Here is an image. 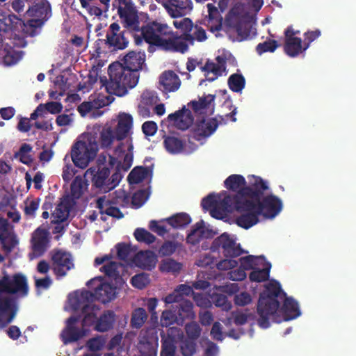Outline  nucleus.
Listing matches in <instances>:
<instances>
[{
  "instance_id": "nucleus-15",
  "label": "nucleus",
  "mask_w": 356,
  "mask_h": 356,
  "mask_svg": "<svg viewBox=\"0 0 356 356\" xmlns=\"http://www.w3.org/2000/svg\"><path fill=\"white\" fill-rule=\"evenodd\" d=\"M218 6L219 8L212 3H207L208 14L203 19L204 24L212 33L220 31L222 26L223 17L222 13L225 10L226 3L223 1H220Z\"/></svg>"
},
{
  "instance_id": "nucleus-18",
  "label": "nucleus",
  "mask_w": 356,
  "mask_h": 356,
  "mask_svg": "<svg viewBox=\"0 0 356 356\" xmlns=\"http://www.w3.org/2000/svg\"><path fill=\"white\" fill-rule=\"evenodd\" d=\"M186 42H189L191 44H193L194 37L190 33L184 34L183 38L175 37L172 35L171 33L166 38L162 50L184 54L188 49Z\"/></svg>"
},
{
  "instance_id": "nucleus-24",
  "label": "nucleus",
  "mask_w": 356,
  "mask_h": 356,
  "mask_svg": "<svg viewBox=\"0 0 356 356\" xmlns=\"http://www.w3.org/2000/svg\"><path fill=\"white\" fill-rule=\"evenodd\" d=\"M133 127V118L128 113H120L118 115V122L115 127V138L117 140L126 138Z\"/></svg>"
},
{
  "instance_id": "nucleus-57",
  "label": "nucleus",
  "mask_w": 356,
  "mask_h": 356,
  "mask_svg": "<svg viewBox=\"0 0 356 356\" xmlns=\"http://www.w3.org/2000/svg\"><path fill=\"white\" fill-rule=\"evenodd\" d=\"M175 312L171 310H165L163 312L161 316V325L162 327H168L173 325L175 322H178L179 320Z\"/></svg>"
},
{
  "instance_id": "nucleus-64",
  "label": "nucleus",
  "mask_w": 356,
  "mask_h": 356,
  "mask_svg": "<svg viewBox=\"0 0 356 356\" xmlns=\"http://www.w3.org/2000/svg\"><path fill=\"white\" fill-rule=\"evenodd\" d=\"M175 346L170 340L165 339L162 341L160 356H175Z\"/></svg>"
},
{
  "instance_id": "nucleus-3",
  "label": "nucleus",
  "mask_w": 356,
  "mask_h": 356,
  "mask_svg": "<svg viewBox=\"0 0 356 356\" xmlns=\"http://www.w3.org/2000/svg\"><path fill=\"white\" fill-rule=\"evenodd\" d=\"M109 79H101L108 93L118 97H123L128 91L134 88L139 80V74L127 70L119 62L111 63L108 66Z\"/></svg>"
},
{
  "instance_id": "nucleus-6",
  "label": "nucleus",
  "mask_w": 356,
  "mask_h": 356,
  "mask_svg": "<svg viewBox=\"0 0 356 356\" xmlns=\"http://www.w3.org/2000/svg\"><path fill=\"white\" fill-rule=\"evenodd\" d=\"M142 38L139 36L135 38L136 43L139 44L143 39L150 46L148 48L149 51H152V45L156 46L162 49L163 44L166 40V37L172 33L170 27L165 24H161L153 22L147 24L146 26L140 29Z\"/></svg>"
},
{
  "instance_id": "nucleus-35",
  "label": "nucleus",
  "mask_w": 356,
  "mask_h": 356,
  "mask_svg": "<svg viewBox=\"0 0 356 356\" xmlns=\"http://www.w3.org/2000/svg\"><path fill=\"white\" fill-rule=\"evenodd\" d=\"M163 145L168 152L172 154L181 153L184 149V142L180 138L173 136L164 137Z\"/></svg>"
},
{
  "instance_id": "nucleus-21",
  "label": "nucleus",
  "mask_w": 356,
  "mask_h": 356,
  "mask_svg": "<svg viewBox=\"0 0 356 356\" xmlns=\"http://www.w3.org/2000/svg\"><path fill=\"white\" fill-rule=\"evenodd\" d=\"M145 54L141 51H131L127 53L120 63L122 66L139 74V71L142 70L143 65L145 61Z\"/></svg>"
},
{
  "instance_id": "nucleus-33",
  "label": "nucleus",
  "mask_w": 356,
  "mask_h": 356,
  "mask_svg": "<svg viewBox=\"0 0 356 356\" xmlns=\"http://www.w3.org/2000/svg\"><path fill=\"white\" fill-rule=\"evenodd\" d=\"M97 204L101 214H106L118 219H120L124 217V214L120 209L112 206L111 202L109 200H106L105 197L98 198Z\"/></svg>"
},
{
  "instance_id": "nucleus-52",
  "label": "nucleus",
  "mask_w": 356,
  "mask_h": 356,
  "mask_svg": "<svg viewBox=\"0 0 356 356\" xmlns=\"http://www.w3.org/2000/svg\"><path fill=\"white\" fill-rule=\"evenodd\" d=\"M181 245L177 241H165L159 248V254L161 257L171 256Z\"/></svg>"
},
{
  "instance_id": "nucleus-41",
  "label": "nucleus",
  "mask_w": 356,
  "mask_h": 356,
  "mask_svg": "<svg viewBox=\"0 0 356 356\" xmlns=\"http://www.w3.org/2000/svg\"><path fill=\"white\" fill-rule=\"evenodd\" d=\"M264 262H266V259L265 257L263 255L259 257L248 255L240 258L241 268H243L246 270H254L263 265Z\"/></svg>"
},
{
  "instance_id": "nucleus-29",
  "label": "nucleus",
  "mask_w": 356,
  "mask_h": 356,
  "mask_svg": "<svg viewBox=\"0 0 356 356\" xmlns=\"http://www.w3.org/2000/svg\"><path fill=\"white\" fill-rule=\"evenodd\" d=\"M71 208L72 204L69 199L62 200L51 214V223L60 224L65 221L69 217Z\"/></svg>"
},
{
  "instance_id": "nucleus-44",
  "label": "nucleus",
  "mask_w": 356,
  "mask_h": 356,
  "mask_svg": "<svg viewBox=\"0 0 356 356\" xmlns=\"http://www.w3.org/2000/svg\"><path fill=\"white\" fill-rule=\"evenodd\" d=\"M227 84L232 91L241 92L245 86V79L241 74L234 73L228 78Z\"/></svg>"
},
{
  "instance_id": "nucleus-25",
  "label": "nucleus",
  "mask_w": 356,
  "mask_h": 356,
  "mask_svg": "<svg viewBox=\"0 0 356 356\" xmlns=\"http://www.w3.org/2000/svg\"><path fill=\"white\" fill-rule=\"evenodd\" d=\"M156 257L151 250L140 251L133 259L134 264L144 270H151L156 264Z\"/></svg>"
},
{
  "instance_id": "nucleus-63",
  "label": "nucleus",
  "mask_w": 356,
  "mask_h": 356,
  "mask_svg": "<svg viewBox=\"0 0 356 356\" xmlns=\"http://www.w3.org/2000/svg\"><path fill=\"white\" fill-rule=\"evenodd\" d=\"M115 248L117 250L118 257L120 260L125 261L128 259L131 251L130 245L124 243H120L115 245Z\"/></svg>"
},
{
  "instance_id": "nucleus-13",
  "label": "nucleus",
  "mask_w": 356,
  "mask_h": 356,
  "mask_svg": "<svg viewBox=\"0 0 356 356\" xmlns=\"http://www.w3.org/2000/svg\"><path fill=\"white\" fill-rule=\"evenodd\" d=\"M51 235L49 232L40 226L31 234L30 240L32 252L30 257L37 258L42 256L50 246Z\"/></svg>"
},
{
  "instance_id": "nucleus-48",
  "label": "nucleus",
  "mask_w": 356,
  "mask_h": 356,
  "mask_svg": "<svg viewBox=\"0 0 356 356\" xmlns=\"http://www.w3.org/2000/svg\"><path fill=\"white\" fill-rule=\"evenodd\" d=\"M121 264L115 261H110L100 268V271L104 273L110 279L116 280L120 277L119 268Z\"/></svg>"
},
{
  "instance_id": "nucleus-20",
  "label": "nucleus",
  "mask_w": 356,
  "mask_h": 356,
  "mask_svg": "<svg viewBox=\"0 0 356 356\" xmlns=\"http://www.w3.org/2000/svg\"><path fill=\"white\" fill-rule=\"evenodd\" d=\"M168 120L172 122L178 129L184 131L193 124L194 118L191 111L184 106L181 109L168 115Z\"/></svg>"
},
{
  "instance_id": "nucleus-46",
  "label": "nucleus",
  "mask_w": 356,
  "mask_h": 356,
  "mask_svg": "<svg viewBox=\"0 0 356 356\" xmlns=\"http://www.w3.org/2000/svg\"><path fill=\"white\" fill-rule=\"evenodd\" d=\"M147 314L145 309L138 307L134 310L131 318V326L134 328H140L147 321Z\"/></svg>"
},
{
  "instance_id": "nucleus-26",
  "label": "nucleus",
  "mask_w": 356,
  "mask_h": 356,
  "mask_svg": "<svg viewBox=\"0 0 356 356\" xmlns=\"http://www.w3.org/2000/svg\"><path fill=\"white\" fill-rule=\"evenodd\" d=\"M159 83L165 92H175L181 86L179 76L172 70L165 71L160 76Z\"/></svg>"
},
{
  "instance_id": "nucleus-31",
  "label": "nucleus",
  "mask_w": 356,
  "mask_h": 356,
  "mask_svg": "<svg viewBox=\"0 0 356 356\" xmlns=\"http://www.w3.org/2000/svg\"><path fill=\"white\" fill-rule=\"evenodd\" d=\"M90 171L92 175V186L99 188L104 193L108 192L106 188L107 183H108V177L110 175V170L108 168L104 167L95 172V170L90 168L87 172Z\"/></svg>"
},
{
  "instance_id": "nucleus-61",
  "label": "nucleus",
  "mask_w": 356,
  "mask_h": 356,
  "mask_svg": "<svg viewBox=\"0 0 356 356\" xmlns=\"http://www.w3.org/2000/svg\"><path fill=\"white\" fill-rule=\"evenodd\" d=\"M185 329L187 335L186 339H191L195 341L200 336L201 328L196 323L186 324Z\"/></svg>"
},
{
  "instance_id": "nucleus-43",
  "label": "nucleus",
  "mask_w": 356,
  "mask_h": 356,
  "mask_svg": "<svg viewBox=\"0 0 356 356\" xmlns=\"http://www.w3.org/2000/svg\"><path fill=\"white\" fill-rule=\"evenodd\" d=\"M18 241L14 231L0 236V244L6 255H8L17 245Z\"/></svg>"
},
{
  "instance_id": "nucleus-55",
  "label": "nucleus",
  "mask_w": 356,
  "mask_h": 356,
  "mask_svg": "<svg viewBox=\"0 0 356 356\" xmlns=\"http://www.w3.org/2000/svg\"><path fill=\"white\" fill-rule=\"evenodd\" d=\"M279 47L277 41L268 39L264 42L259 43L256 47V51L259 55L266 52H274Z\"/></svg>"
},
{
  "instance_id": "nucleus-50",
  "label": "nucleus",
  "mask_w": 356,
  "mask_h": 356,
  "mask_svg": "<svg viewBox=\"0 0 356 356\" xmlns=\"http://www.w3.org/2000/svg\"><path fill=\"white\" fill-rule=\"evenodd\" d=\"M137 241L150 245L156 241V236L144 228H136L134 233Z\"/></svg>"
},
{
  "instance_id": "nucleus-62",
  "label": "nucleus",
  "mask_w": 356,
  "mask_h": 356,
  "mask_svg": "<svg viewBox=\"0 0 356 356\" xmlns=\"http://www.w3.org/2000/svg\"><path fill=\"white\" fill-rule=\"evenodd\" d=\"M158 101V97L153 91L145 90L141 95L140 104L145 106H152Z\"/></svg>"
},
{
  "instance_id": "nucleus-4",
  "label": "nucleus",
  "mask_w": 356,
  "mask_h": 356,
  "mask_svg": "<svg viewBox=\"0 0 356 356\" xmlns=\"http://www.w3.org/2000/svg\"><path fill=\"white\" fill-rule=\"evenodd\" d=\"M234 211L241 213L236 218V224L244 229H249L259 222L261 215L255 203L249 197V194L245 188L234 195V200L231 205L230 213Z\"/></svg>"
},
{
  "instance_id": "nucleus-9",
  "label": "nucleus",
  "mask_w": 356,
  "mask_h": 356,
  "mask_svg": "<svg viewBox=\"0 0 356 356\" xmlns=\"http://www.w3.org/2000/svg\"><path fill=\"white\" fill-rule=\"evenodd\" d=\"M233 200L234 195H229L227 192L217 195L211 193L202 200L201 206L206 211L210 210L212 217L222 219L227 213H230Z\"/></svg>"
},
{
  "instance_id": "nucleus-45",
  "label": "nucleus",
  "mask_w": 356,
  "mask_h": 356,
  "mask_svg": "<svg viewBox=\"0 0 356 356\" xmlns=\"http://www.w3.org/2000/svg\"><path fill=\"white\" fill-rule=\"evenodd\" d=\"M183 267V264L173 259H163L159 264V270L164 273H179Z\"/></svg>"
},
{
  "instance_id": "nucleus-30",
  "label": "nucleus",
  "mask_w": 356,
  "mask_h": 356,
  "mask_svg": "<svg viewBox=\"0 0 356 356\" xmlns=\"http://www.w3.org/2000/svg\"><path fill=\"white\" fill-rule=\"evenodd\" d=\"M174 25L176 28L185 29L186 31H191V34L194 37V40L199 42H203L207 39V33L205 30L197 25L193 26L191 19L189 18H184L181 22H174Z\"/></svg>"
},
{
  "instance_id": "nucleus-60",
  "label": "nucleus",
  "mask_w": 356,
  "mask_h": 356,
  "mask_svg": "<svg viewBox=\"0 0 356 356\" xmlns=\"http://www.w3.org/2000/svg\"><path fill=\"white\" fill-rule=\"evenodd\" d=\"M216 259L212 257L210 254H204L199 257L196 260L195 264L202 268H213L215 266Z\"/></svg>"
},
{
  "instance_id": "nucleus-10",
  "label": "nucleus",
  "mask_w": 356,
  "mask_h": 356,
  "mask_svg": "<svg viewBox=\"0 0 356 356\" xmlns=\"http://www.w3.org/2000/svg\"><path fill=\"white\" fill-rule=\"evenodd\" d=\"M125 31H122L118 22L110 24L106 31V39H99L96 41V51L101 54L100 44H105L111 51L122 50L129 44L128 39L124 36Z\"/></svg>"
},
{
  "instance_id": "nucleus-7",
  "label": "nucleus",
  "mask_w": 356,
  "mask_h": 356,
  "mask_svg": "<svg viewBox=\"0 0 356 356\" xmlns=\"http://www.w3.org/2000/svg\"><path fill=\"white\" fill-rule=\"evenodd\" d=\"M215 60L216 63L208 59L206 63L202 65V61H198L194 58H188L186 63V69L189 72H193L197 66L200 67L202 72H204L205 79H202L200 85H202L206 81L212 82L221 76L227 70V58L225 56H218Z\"/></svg>"
},
{
  "instance_id": "nucleus-12",
  "label": "nucleus",
  "mask_w": 356,
  "mask_h": 356,
  "mask_svg": "<svg viewBox=\"0 0 356 356\" xmlns=\"http://www.w3.org/2000/svg\"><path fill=\"white\" fill-rule=\"evenodd\" d=\"M225 25L233 29L240 38V40H245L250 36V24L247 17L238 12L237 8L231 9L225 18Z\"/></svg>"
},
{
  "instance_id": "nucleus-47",
  "label": "nucleus",
  "mask_w": 356,
  "mask_h": 356,
  "mask_svg": "<svg viewBox=\"0 0 356 356\" xmlns=\"http://www.w3.org/2000/svg\"><path fill=\"white\" fill-rule=\"evenodd\" d=\"M32 151V147L27 143H23L19 149L15 153V157L19 159V161L26 165H31L33 159L32 156L29 154Z\"/></svg>"
},
{
  "instance_id": "nucleus-58",
  "label": "nucleus",
  "mask_w": 356,
  "mask_h": 356,
  "mask_svg": "<svg viewBox=\"0 0 356 356\" xmlns=\"http://www.w3.org/2000/svg\"><path fill=\"white\" fill-rule=\"evenodd\" d=\"M150 282L149 275L146 273H140L133 276L131 279V284L133 286L143 289L146 287Z\"/></svg>"
},
{
  "instance_id": "nucleus-19",
  "label": "nucleus",
  "mask_w": 356,
  "mask_h": 356,
  "mask_svg": "<svg viewBox=\"0 0 356 356\" xmlns=\"http://www.w3.org/2000/svg\"><path fill=\"white\" fill-rule=\"evenodd\" d=\"M118 13L124 27L130 31H139L140 22L136 10L131 6H120Z\"/></svg>"
},
{
  "instance_id": "nucleus-59",
  "label": "nucleus",
  "mask_w": 356,
  "mask_h": 356,
  "mask_svg": "<svg viewBox=\"0 0 356 356\" xmlns=\"http://www.w3.org/2000/svg\"><path fill=\"white\" fill-rule=\"evenodd\" d=\"M40 202V198H35L31 201L26 200L24 209V214L29 217L34 218L35 216V212L39 208Z\"/></svg>"
},
{
  "instance_id": "nucleus-42",
  "label": "nucleus",
  "mask_w": 356,
  "mask_h": 356,
  "mask_svg": "<svg viewBox=\"0 0 356 356\" xmlns=\"http://www.w3.org/2000/svg\"><path fill=\"white\" fill-rule=\"evenodd\" d=\"M149 172V168L143 166L135 167L129 172L127 180L131 184H138L144 181Z\"/></svg>"
},
{
  "instance_id": "nucleus-8",
  "label": "nucleus",
  "mask_w": 356,
  "mask_h": 356,
  "mask_svg": "<svg viewBox=\"0 0 356 356\" xmlns=\"http://www.w3.org/2000/svg\"><path fill=\"white\" fill-rule=\"evenodd\" d=\"M97 151L98 143L95 138L90 137L87 140H79L72 147V160L76 167L84 169L95 158Z\"/></svg>"
},
{
  "instance_id": "nucleus-40",
  "label": "nucleus",
  "mask_w": 356,
  "mask_h": 356,
  "mask_svg": "<svg viewBox=\"0 0 356 356\" xmlns=\"http://www.w3.org/2000/svg\"><path fill=\"white\" fill-rule=\"evenodd\" d=\"M164 220L173 228L181 229L184 228L191 223V218L186 213H179L165 218Z\"/></svg>"
},
{
  "instance_id": "nucleus-27",
  "label": "nucleus",
  "mask_w": 356,
  "mask_h": 356,
  "mask_svg": "<svg viewBox=\"0 0 356 356\" xmlns=\"http://www.w3.org/2000/svg\"><path fill=\"white\" fill-rule=\"evenodd\" d=\"M218 126V122L216 118L202 120L197 123L195 129V139L200 140L202 138L210 136L216 130Z\"/></svg>"
},
{
  "instance_id": "nucleus-5",
  "label": "nucleus",
  "mask_w": 356,
  "mask_h": 356,
  "mask_svg": "<svg viewBox=\"0 0 356 356\" xmlns=\"http://www.w3.org/2000/svg\"><path fill=\"white\" fill-rule=\"evenodd\" d=\"M26 14L30 19L24 21L22 30L26 34L35 36L37 30L51 17V5L47 0H37L33 6H29Z\"/></svg>"
},
{
  "instance_id": "nucleus-56",
  "label": "nucleus",
  "mask_w": 356,
  "mask_h": 356,
  "mask_svg": "<svg viewBox=\"0 0 356 356\" xmlns=\"http://www.w3.org/2000/svg\"><path fill=\"white\" fill-rule=\"evenodd\" d=\"M84 182L80 176H76L71 184V195L74 199H79L83 193Z\"/></svg>"
},
{
  "instance_id": "nucleus-37",
  "label": "nucleus",
  "mask_w": 356,
  "mask_h": 356,
  "mask_svg": "<svg viewBox=\"0 0 356 356\" xmlns=\"http://www.w3.org/2000/svg\"><path fill=\"white\" fill-rule=\"evenodd\" d=\"M177 307V310L176 314L179 320H180L181 322L186 319L192 320L195 318V314L193 312V304L191 300H182L179 303V305Z\"/></svg>"
},
{
  "instance_id": "nucleus-34",
  "label": "nucleus",
  "mask_w": 356,
  "mask_h": 356,
  "mask_svg": "<svg viewBox=\"0 0 356 356\" xmlns=\"http://www.w3.org/2000/svg\"><path fill=\"white\" fill-rule=\"evenodd\" d=\"M304 44L300 38H291L285 39L284 50L290 57H296L302 51Z\"/></svg>"
},
{
  "instance_id": "nucleus-39",
  "label": "nucleus",
  "mask_w": 356,
  "mask_h": 356,
  "mask_svg": "<svg viewBox=\"0 0 356 356\" xmlns=\"http://www.w3.org/2000/svg\"><path fill=\"white\" fill-rule=\"evenodd\" d=\"M96 309L97 308L94 305L86 304L83 305L81 312L84 316L81 321L82 327H90L97 322Z\"/></svg>"
},
{
  "instance_id": "nucleus-53",
  "label": "nucleus",
  "mask_w": 356,
  "mask_h": 356,
  "mask_svg": "<svg viewBox=\"0 0 356 356\" xmlns=\"http://www.w3.org/2000/svg\"><path fill=\"white\" fill-rule=\"evenodd\" d=\"M215 99V95H209L199 99V101H192L190 104L192 109L197 113L203 109L207 108Z\"/></svg>"
},
{
  "instance_id": "nucleus-49",
  "label": "nucleus",
  "mask_w": 356,
  "mask_h": 356,
  "mask_svg": "<svg viewBox=\"0 0 356 356\" xmlns=\"http://www.w3.org/2000/svg\"><path fill=\"white\" fill-rule=\"evenodd\" d=\"M179 348L183 356H193L197 351V343L191 339H184L180 341Z\"/></svg>"
},
{
  "instance_id": "nucleus-14",
  "label": "nucleus",
  "mask_w": 356,
  "mask_h": 356,
  "mask_svg": "<svg viewBox=\"0 0 356 356\" xmlns=\"http://www.w3.org/2000/svg\"><path fill=\"white\" fill-rule=\"evenodd\" d=\"M0 284L3 285L4 291L10 294H18L20 297H25L29 293L27 279L22 273H16L10 279L5 275L1 280Z\"/></svg>"
},
{
  "instance_id": "nucleus-32",
  "label": "nucleus",
  "mask_w": 356,
  "mask_h": 356,
  "mask_svg": "<svg viewBox=\"0 0 356 356\" xmlns=\"http://www.w3.org/2000/svg\"><path fill=\"white\" fill-rule=\"evenodd\" d=\"M115 321V312L111 310L105 311L100 317L97 318L95 325V330L100 332H106L113 327Z\"/></svg>"
},
{
  "instance_id": "nucleus-2",
  "label": "nucleus",
  "mask_w": 356,
  "mask_h": 356,
  "mask_svg": "<svg viewBox=\"0 0 356 356\" xmlns=\"http://www.w3.org/2000/svg\"><path fill=\"white\" fill-rule=\"evenodd\" d=\"M249 186L245 188L259 211L266 218H274L282 209V202L274 195L264 196L268 190L267 182L260 177L249 176Z\"/></svg>"
},
{
  "instance_id": "nucleus-1",
  "label": "nucleus",
  "mask_w": 356,
  "mask_h": 356,
  "mask_svg": "<svg viewBox=\"0 0 356 356\" xmlns=\"http://www.w3.org/2000/svg\"><path fill=\"white\" fill-rule=\"evenodd\" d=\"M280 302H283L281 310L284 321L296 318L300 315L298 302L291 297H287L280 282L273 280L266 286L258 300L257 323L260 327L266 329L270 327V319L275 318L280 307Z\"/></svg>"
},
{
  "instance_id": "nucleus-36",
  "label": "nucleus",
  "mask_w": 356,
  "mask_h": 356,
  "mask_svg": "<svg viewBox=\"0 0 356 356\" xmlns=\"http://www.w3.org/2000/svg\"><path fill=\"white\" fill-rule=\"evenodd\" d=\"M246 181L241 175H232L224 181L225 187L229 191L236 192L249 186H246Z\"/></svg>"
},
{
  "instance_id": "nucleus-23",
  "label": "nucleus",
  "mask_w": 356,
  "mask_h": 356,
  "mask_svg": "<svg viewBox=\"0 0 356 356\" xmlns=\"http://www.w3.org/2000/svg\"><path fill=\"white\" fill-rule=\"evenodd\" d=\"M214 232L205 227L203 220H200L193 226L186 237V242L193 245L198 244L203 238H211Z\"/></svg>"
},
{
  "instance_id": "nucleus-16",
  "label": "nucleus",
  "mask_w": 356,
  "mask_h": 356,
  "mask_svg": "<svg viewBox=\"0 0 356 356\" xmlns=\"http://www.w3.org/2000/svg\"><path fill=\"white\" fill-rule=\"evenodd\" d=\"M52 269L57 278L65 277L74 268L72 256L62 250L51 252Z\"/></svg>"
},
{
  "instance_id": "nucleus-17",
  "label": "nucleus",
  "mask_w": 356,
  "mask_h": 356,
  "mask_svg": "<svg viewBox=\"0 0 356 356\" xmlns=\"http://www.w3.org/2000/svg\"><path fill=\"white\" fill-rule=\"evenodd\" d=\"M80 321L79 316H72L66 321V326L60 334V338L64 344L76 342L82 339L88 331L83 327H76V323Z\"/></svg>"
},
{
  "instance_id": "nucleus-54",
  "label": "nucleus",
  "mask_w": 356,
  "mask_h": 356,
  "mask_svg": "<svg viewBox=\"0 0 356 356\" xmlns=\"http://www.w3.org/2000/svg\"><path fill=\"white\" fill-rule=\"evenodd\" d=\"M211 300L216 307L221 308L223 311L228 312L232 307V305L231 302L228 300L226 295L213 293L211 296Z\"/></svg>"
},
{
  "instance_id": "nucleus-11",
  "label": "nucleus",
  "mask_w": 356,
  "mask_h": 356,
  "mask_svg": "<svg viewBox=\"0 0 356 356\" xmlns=\"http://www.w3.org/2000/svg\"><path fill=\"white\" fill-rule=\"evenodd\" d=\"M213 252H222L226 258L238 257L243 253V250L236 238L227 232H224L216 238L210 247Z\"/></svg>"
},
{
  "instance_id": "nucleus-22",
  "label": "nucleus",
  "mask_w": 356,
  "mask_h": 356,
  "mask_svg": "<svg viewBox=\"0 0 356 356\" xmlns=\"http://www.w3.org/2000/svg\"><path fill=\"white\" fill-rule=\"evenodd\" d=\"M164 6L173 18L184 16L193 9V3L191 0H168Z\"/></svg>"
},
{
  "instance_id": "nucleus-38",
  "label": "nucleus",
  "mask_w": 356,
  "mask_h": 356,
  "mask_svg": "<svg viewBox=\"0 0 356 356\" xmlns=\"http://www.w3.org/2000/svg\"><path fill=\"white\" fill-rule=\"evenodd\" d=\"M261 266H263L262 269L257 267L250 273L249 279L251 282H262L268 280L271 264L270 262L266 261Z\"/></svg>"
},
{
  "instance_id": "nucleus-51",
  "label": "nucleus",
  "mask_w": 356,
  "mask_h": 356,
  "mask_svg": "<svg viewBox=\"0 0 356 356\" xmlns=\"http://www.w3.org/2000/svg\"><path fill=\"white\" fill-rule=\"evenodd\" d=\"M115 138V131L111 127H104L100 133V143L102 147H110Z\"/></svg>"
},
{
  "instance_id": "nucleus-28",
  "label": "nucleus",
  "mask_w": 356,
  "mask_h": 356,
  "mask_svg": "<svg viewBox=\"0 0 356 356\" xmlns=\"http://www.w3.org/2000/svg\"><path fill=\"white\" fill-rule=\"evenodd\" d=\"M95 299L106 304L116 296V288L108 283H101L94 291Z\"/></svg>"
}]
</instances>
